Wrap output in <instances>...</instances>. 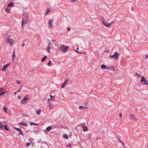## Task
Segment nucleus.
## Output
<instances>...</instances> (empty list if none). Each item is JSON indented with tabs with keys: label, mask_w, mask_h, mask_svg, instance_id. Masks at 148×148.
<instances>
[{
	"label": "nucleus",
	"mask_w": 148,
	"mask_h": 148,
	"mask_svg": "<svg viewBox=\"0 0 148 148\" xmlns=\"http://www.w3.org/2000/svg\"><path fill=\"white\" fill-rule=\"evenodd\" d=\"M23 15L24 17L23 18L22 23V28H23L24 25L26 24L27 23L28 19L27 14L24 13Z\"/></svg>",
	"instance_id": "f257e3e1"
},
{
	"label": "nucleus",
	"mask_w": 148,
	"mask_h": 148,
	"mask_svg": "<svg viewBox=\"0 0 148 148\" xmlns=\"http://www.w3.org/2000/svg\"><path fill=\"white\" fill-rule=\"evenodd\" d=\"M6 43L9 44L11 46L12 45L14 44V41L11 38L10 36H8L6 40Z\"/></svg>",
	"instance_id": "f03ea898"
},
{
	"label": "nucleus",
	"mask_w": 148,
	"mask_h": 148,
	"mask_svg": "<svg viewBox=\"0 0 148 148\" xmlns=\"http://www.w3.org/2000/svg\"><path fill=\"white\" fill-rule=\"evenodd\" d=\"M69 47L68 46H65L64 45H61L59 49V50L63 52H66L68 50Z\"/></svg>",
	"instance_id": "7ed1b4c3"
},
{
	"label": "nucleus",
	"mask_w": 148,
	"mask_h": 148,
	"mask_svg": "<svg viewBox=\"0 0 148 148\" xmlns=\"http://www.w3.org/2000/svg\"><path fill=\"white\" fill-rule=\"evenodd\" d=\"M140 82L141 83L145 82L144 83H143V85H148V81L143 76L141 77Z\"/></svg>",
	"instance_id": "20e7f679"
},
{
	"label": "nucleus",
	"mask_w": 148,
	"mask_h": 148,
	"mask_svg": "<svg viewBox=\"0 0 148 148\" xmlns=\"http://www.w3.org/2000/svg\"><path fill=\"white\" fill-rule=\"evenodd\" d=\"M109 57L110 58H112L113 59L117 60L119 57L118 53L117 52H116L114 55H110Z\"/></svg>",
	"instance_id": "39448f33"
},
{
	"label": "nucleus",
	"mask_w": 148,
	"mask_h": 148,
	"mask_svg": "<svg viewBox=\"0 0 148 148\" xmlns=\"http://www.w3.org/2000/svg\"><path fill=\"white\" fill-rule=\"evenodd\" d=\"M101 69H112L113 70L114 69V67L113 66H112V67H107L104 64H102L101 65Z\"/></svg>",
	"instance_id": "423d86ee"
},
{
	"label": "nucleus",
	"mask_w": 148,
	"mask_h": 148,
	"mask_svg": "<svg viewBox=\"0 0 148 148\" xmlns=\"http://www.w3.org/2000/svg\"><path fill=\"white\" fill-rule=\"evenodd\" d=\"M10 63H9L4 65L2 67V71H5L6 69L10 65Z\"/></svg>",
	"instance_id": "0eeeda50"
},
{
	"label": "nucleus",
	"mask_w": 148,
	"mask_h": 148,
	"mask_svg": "<svg viewBox=\"0 0 148 148\" xmlns=\"http://www.w3.org/2000/svg\"><path fill=\"white\" fill-rule=\"evenodd\" d=\"M102 23L105 26L107 27H109L110 26L112 23H107L105 22L104 21H103Z\"/></svg>",
	"instance_id": "6e6552de"
},
{
	"label": "nucleus",
	"mask_w": 148,
	"mask_h": 148,
	"mask_svg": "<svg viewBox=\"0 0 148 148\" xmlns=\"http://www.w3.org/2000/svg\"><path fill=\"white\" fill-rule=\"evenodd\" d=\"M130 117L131 119L133 120H136L137 119V118L133 114H130Z\"/></svg>",
	"instance_id": "1a4fd4ad"
},
{
	"label": "nucleus",
	"mask_w": 148,
	"mask_h": 148,
	"mask_svg": "<svg viewBox=\"0 0 148 148\" xmlns=\"http://www.w3.org/2000/svg\"><path fill=\"white\" fill-rule=\"evenodd\" d=\"M14 128L18 131L21 135L23 136V133L22 130L20 128L16 127H14Z\"/></svg>",
	"instance_id": "9d476101"
},
{
	"label": "nucleus",
	"mask_w": 148,
	"mask_h": 148,
	"mask_svg": "<svg viewBox=\"0 0 148 148\" xmlns=\"http://www.w3.org/2000/svg\"><path fill=\"white\" fill-rule=\"evenodd\" d=\"M52 43L51 42H49V45L47 48V51L49 53H50V46L52 45Z\"/></svg>",
	"instance_id": "9b49d317"
},
{
	"label": "nucleus",
	"mask_w": 148,
	"mask_h": 148,
	"mask_svg": "<svg viewBox=\"0 0 148 148\" xmlns=\"http://www.w3.org/2000/svg\"><path fill=\"white\" fill-rule=\"evenodd\" d=\"M48 107H49V109L50 110L52 109L53 108V103H50L48 105Z\"/></svg>",
	"instance_id": "f8f14e48"
},
{
	"label": "nucleus",
	"mask_w": 148,
	"mask_h": 148,
	"mask_svg": "<svg viewBox=\"0 0 148 148\" xmlns=\"http://www.w3.org/2000/svg\"><path fill=\"white\" fill-rule=\"evenodd\" d=\"M53 21V19L50 20L49 21V24L51 28H52V23Z\"/></svg>",
	"instance_id": "ddd939ff"
},
{
	"label": "nucleus",
	"mask_w": 148,
	"mask_h": 148,
	"mask_svg": "<svg viewBox=\"0 0 148 148\" xmlns=\"http://www.w3.org/2000/svg\"><path fill=\"white\" fill-rule=\"evenodd\" d=\"M67 82H68V80L67 79L62 84V86H61V87L62 88H64L65 85L67 84Z\"/></svg>",
	"instance_id": "4468645a"
},
{
	"label": "nucleus",
	"mask_w": 148,
	"mask_h": 148,
	"mask_svg": "<svg viewBox=\"0 0 148 148\" xmlns=\"http://www.w3.org/2000/svg\"><path fill=\"white\" fill-rule=\"evenodd\" d=\"M27 98L25 97L24 99H23V100H21V103L22 104H24L26 102L25 101H27Z\"/></svg>",
	"instance_id": "2eb2a0df"
},
{
	"label": "nucleus",
	"mask_w": 148,
	"mask_h": 148,
	"mask_svg": "<svg viewBox=\"0 0 148 148\" xmlns=\"http://www.w3.org/2000/svg\"><path fill=\"white\" fill-rule=\"evenodd\" d=\"M82 127H83V131L85 132L88 130V128L86 126L85 127L84 125H83Z\"/></svg>",
	"instance_id": "dca6fc26"
},
{
	"label": "nucleus",
	"mask_w": 148,
	"mask_h": 148,
	"mask_svg": "<svg viewBox=\"0 0 148 148\" xmlns=\"http://www.w3.org/2000/svg\"><path fill=\"white\" fill-rule=\"evenodd\" d=\"M88 108L86 107L83 106H79V109L80 110H85Z\"/></svg>",
	"instance_id": "f3484780"
},
{
	"label": "nucleus",
	"mask_w": 148,
	"mask_h": 148,
	"mask_svg": "<svg viewBox=\"0 0 148 148\" xmlns=\"http://www.w3.org/2000/svg\"><path fill=\"white\" fill-rule=\"evenodd\" d=\"M12 61H14V59L16 57V55L15 54V51L14 50L13 51V54H12Z\"/></svg>",
	"instance_id": "a211bd4d"
},
{
	"label": "nucleus",
	"mask_w": 148,
	"mask_h": 148,
	"mask_svg": "<svg viewBox=\"0 0 148 148\" xmlns=\"http://www.w3.org/2000/svg\"><path fill=\"white\" fill-rule=\"evenodd\" d=\"M116 138L117 139L119 140V141L123 145H124V144L123 142L119 138V137L118 136H116Z\"/></svg>",
	"instance_id": "6ab92c4d"
},
{
	"label": "nucleus",
	"mask_w": 148,
	"mask_h": 148,
	"mask_svg": "<svg viewBox=\"0 0 148 148\" xmlns=\"http://www.w3.org/2000/svg\"><path fill=\"white\" fill-rule=\"evenodd\" d=\"M47 58V56H44L41 59V61L43 62Z\"/></svg>",
	"instance_id": "aec40b11"
},
{
	"label": "nucleus",
	"mask_w": 148,
	"mask_h": 148,
	"mask_svg": "<svg viewBox=\"0 0 148 148\" xmlns=\"http://www.w3.org/2000/svg\"><path fill=\"white\" fill-rule=\"evenodd\" d=\"M13 3H10L8 5L7 7H12L13 5Z\"/></svg>",
	"instance_id": "412c9836"
},
{
	"label": "nucleus",
	"mask_w": 148,
	"mask_h": 148,
	"mask_svg": "<svg viewBox=\"0 0 148 148\" xmlns=\"http://www.w3.org/2000/svg\"><path fill=\"white\" fill-rule=\"evenodd\" d=\"M50 11V10L49 8H47V9L46 11V13H45V14H47L49 13Z\"/></svg>",
	"instance_id": "4be33fe9"
},
{
	"label": "nucleus",
	"mask_w": 148,
	"mask_h": 148,
	"mask_svg": "<svg viewBox=\"0 0 148 148\" xmlns=\"http://www.w3.org/2000/svg\"><path fill=\"white\" fill-rule=\"evenodd\" d=\"M10 9L8 8H6L5 9V11H6V12L8 13H10Z\"/></svg>",
	"instance_id": "5701e85b"
},
{
	"label": "nucleus",
	"mask_w": 148,
	"mask_h": 148,
	"mask_svg": "<svg viewBox=\"0 0 148 148\" xmlns=\"http://www.w3.org/2000/svg\"><path fill=\"white\" fill-rule=\"evenodd\" d=\"M19 124L22 125L23 126H27V125L24 122H21L19 123Z\"/></svg>",
	"instance_id": "b1692460"
},
{
	"label": "nucleus",
	"mask_w": 148,
	"mask_h": 148,
	"mask_svg": "<svg viewBox=\"0 0 148 148\" xmlns=\"http://www.w3.org/2000/svg\"><path fill=\"white\" fill-rule=\"evenodd\" d=\"M3 109L4 112H5L7 111L8 109L6 107L4 106L3 108Z\"/></svg>",
	"instance_id": "393cba45"
},
{
	"label": "nucleus",
	"mask_w": 148,
	"mask_h": 148,
	"mask_svg": "<svg viewBox=\"0 0 148 148\" xmlns=\"http://www.w3.org/2000/svg\"><path fill=\"white\" fill-rule=\"evenodd\" d=\"M41 112V110L40 109L36 111V113L38 114L39 115L40 114V113Z\"/></svg>",
	"instance_id": "a878e982"
},
{
	"label": "nucleus",
	"mask_w": 148,
	"mask_h": 148,
	"mask_svg": "<svg viewBox=\"0 0 148 148\" xmlns=\"http://www.w3.org/2000/svg\"><path fill=\"white\" fill-rule=\"evenodd\" d=\"M51 127L50 126L46 128L47 130V131H49L51 130Z\"/></svg>",
	"instance_id": "bb28decb"
},
{
	"label": "nucleus",
	"mask_w": 148,
	"mask_h": 148,
	"mask_svg": "<svg viewBox=\"0 0 148 148\" xmlns=\"http://www.w3.org/2000/svg\"><path fill=\"white\" fill-rule=\"evenodd\" d=\"M63 137H64V138L67 139L69 137H68V135H64Z\"/></svg>",
	"instance_id": "cd10ccee"
},
{
	"label": "nucleus",
	"mask_w": 148,
	"mask_h": 148,
	"mask_svg": "<svg viewBox=\"0 0 148 148\" xmlns=\"http://www.w3.org/2000/svg\"><path fill=\"white\" fill-rule=\"evenodd\" d=\"M30 125H38V123H32V122H30Z\"/></svg>",
	"instance_id": "c85d7f7f"
},
{
	"label": "nucleus",
	"mask_w": 148,
	"mask_h": 148,
	"mask_svg": "<svg viewBox=\"0 0 148 148\" xmlns=\"http://www.w3.org/2000/svg\"><path fill=\"white\" fill-rule=\"evenodd\" d=\"M4 128L6 130H7V131L9 129H8V128L7 127L6 125H4Z\"/></svg>",
	"instance_id": "c756f323"
},
{
	"label": "nucleus",
	"mask_w": 148,
	"mask_h": 148,
	"mask_svg": "<svg viewBox=\"0 0 148 148\" xmlns=\"http://www.w3.org/2000/svg\"><path fill=\"white\" fill-rule=\"evenodd\" d=\"M7 92L6 91H5V92H3V93H2L1 94H0V96L4 95L5 93H6Z\"/></svg>",
	"instance_id": "7c9ffc66"
},
{
	"label": "nucleus",
	"mask_w": 148,
	"mask_h": 148,
	"mask_svg": "<svg viewBox=\"0 0 148 148\" xmlns=\"http://www.w3.org/2000/svg\"><path fill=\"white\" fill-rule=\"evenodd\" d=\"M47 64L49 66H51V61H49V62Z\"/></svg>",
	"instance_id": "2f4dec72"
},
{
	"label": "nucleus",
	"mask_w": 148,
	"mask_h": 148,
	"mask_svg": "<svg viewBox=\"0 0 148 148\" xmlns=\"http://www.w3.org/2000/svg\"><path fill=\"white\" fill-rule=\"evenodd\" d=\"M50 97H51V100L53 101L54 99V98H53L54 97V96H53L51 95Z\"/></svg>",
	"instance_id": "473e14b6"
},
{
	"label": "nucleus",
	"mask_w": 148,
	"mask_h": 148,
	"mask_svg": "<svg viewBox=\"0 0 148 148\" xmlns=\"http://www.w3.org/2000/svg\"><path fill=\"white\" fill-rule=\"evenodd\" d=\"M75 51L77 53H83V54H86V53H85V52H83V53H80L79 51Z\"/></svg>",
	"instance_id": "72a5a7b5"
},
{
	"label": "nucleus",
	"mask_w": 148,
	"mask_h": 148,
	"mask_svg": "<svg viewBox=\"0 0 148 148\" xmlns=\"http://www.w3.org/2000/svg\"><path fill=\"white\" fill-rule=\"evenodd\" d=\"M3 124H1V123L0 122V129H1L3 128Z\"/></svg>",
	"instance_id": "f704fd0d"
},
{
	"label": "nucleus",
	"mask_w": 148,
	"mask_h": 148,
	"mask_svg": "<svg viewBox=\"0 0 148 148\" xmlns=\"http://www.w3.org/2000/svg\"><path fill=\"white\" fill-rule=\"evenodd\" d=\"M31 145V143H26V146L27 147H29V145Z\"/></svg>",
	"instance_id": "c9c22d12"
},
{
	"label": "nucleus",
	"mask_w": 148,
	"mask_h": 148,
	"mask_svg": "<svg viewBox=\"0 0 148 148\" xmlns=\"http://www.w3.org/2000/svg\"><path fill=\"white\" fill-rule=\"evenodd\" d=\"M88 139H90L91 138V135L90 134H88Z\"/></svg>",
	"instance_id": "e433bc0d"
},
{
	"label": "nucleus",
	"mask_w": 148,
	"mask_h": 148,
	"mask_svg": "<svg viewBox=\"0 0 148 148\" xmlns=\"http://www.w3.org/2000/svg\"><path fill=\"white\" fill-rule=\"evenodd\" d=\"M16 82L19 84H21V82L19 80H16Z\"/></svg>",
	"instance_id": "4c0bfd02"
},
{
	"label": "nucleus",
	"mask_w": 148,
	"mask_h": 148,
	"mask_svg": "<svg viewBox=\"0 0 148 148\" xmlns=\"http://www.w3.org/2000/svg\"><path fill=\"white\" fill-rule=\"evenodd\" d=\"M119 116L120 118H121L122 116V114L121 113H120L119 115Z\"/></svg>",
	"instance_id": "58836bf2"
},
{
	"label": "nucleus",
	"mask_w": 148,
	"mask_h": 148,
	"mask_svg": "<svg viewBox=\"0 0 148 148\" xmlns=\"http://www.w3.org/2000/svg\"><path fill=\"white\" fill-rule=\"evenodd\" d=\"M88 102H84L83 103V104L84 105H86L88 104Z\"/></svg>",
	"instance_id": "ea45409f"
},
{
	"label": "nucleus",
	"mask_w": 148,
	"mask_h": 148,
	"mask_svg": "<svg viewBox=\"0 0 148 148\" xmlns=\"http://www.w3.org/2000/svg\"><path fill=\"white\" fill-rule=\"evenodd\" d=\"M67 146L68 147H71V144H69V145H67Z\"/></svg>",
	"instance_id": "a19ab883"
},
{
	"label": "nucleus",
	"mask_w": 148,
	"mask_h": 148,
	"mask_svg": "<svg viewBox=\"0 0 148 148\" xmlns=\"http://www.w3.org/2000/svg\"><path fill=\"white\" fill-rule=\"evenodd\" d=\"M67 29L68 31H70L71 29L69 27H68L67 28Z\"/></svg>",
	"instance_id": "79ce46f5"
},
{
	"label": "nucleus",
	"mask_w": 148,
	"mask_h": 148,
	"mask_svg": "<svg viewBox=\"0 0 148 148\" xmlns=\"http://www.w3.org/2000/svg\"><path fill=\"white\" fill-rule=\"evenodd\" d=\"M145 58L146 59H148V55H146L145 56Z\"/></svg>",
	"instance_id": "37998d69"
},
{
	"label": "nucleus",
	"mask_w": 148,
	"mask_h": 148,
	"mask_svg": "<svg viewBox=\"0 0 148 148\" xmlns=\"http://www.w3.org/2000/svg\"><path fill=\"white\" fill-rule=\"evenodd\" d=\"M77 1L76 0H72L71 1V2H75L76 1Z\"/></svg>",
	"instance_id": "c03bdc74"
},
{
	"label": "nucleus",
	"mask_w": 148,
	"mask_h": 148,
	"mask_svg": "<svg viewBox=\"0 0 148 148\" xmlns=\"http://www.w3.org/2000/svg\"><path fill=\"white\" fill-rule=\"evenodd\" d=\"M18 98L20 99H21V97L19 95L18 96Z\"/></svg>",
	"instance_id": "a18cd8bd"
},
{
	"label": "nucleus",
	"mask_w": 148,
	"mask_h": 148,
	"mask_svg": "<svg viewBox=\"0 0 148 148\" xmlns=\"http://www.w3.org/2000/svg\"><path fill=\"white\" fill-rule=\"evenodd\" d=\"M22 86H21V88H20V89L19 90H18V91L17 92H20V91L21 90V88H22Z\"/></svg>",
	"instance_id": "49530a36"
},
{
	"label": "nucleus",
	"mask_w": 148,
	"mask_h": 148,
	"mask_svg": "<svg viewBox=\"0 0 148 148\" xmlns=\"http://www.w3.org/2000/svg\"><path fill=\"white\" fill-rule=\"evenodd\" d=\"M4 90V88H0V91H1V90Z\"/></svg>",
	"instance_id": "de8ad7c7"
},
{
	"label": "nucleus",
	"mask_w": 148,
	"mask_h": 148,
	"mask_svg": "<svg viewBox=\"0 0 148 148\" xmlns=\"http://www.w3.org/2000/svg\"><path fill=\"white\" fill-rule=\"evenodd\" d=\"M25 45V44L23 43L22 44V46L23 47V46H24Z\"/></svg>",
	"instance_id": "09e8293b"
},
{
	"label": "nucleus",
	"mask_w": 148,
	"mask_h": 148,
	"mask_svg": "<svg viewBox=\"0 0 148 148\" xmlns=\"http://www.w3.org/2000/svg\"><path fill=\"white\" fill-rule=\"evenodd\" d=\"M48 102H50V100L49 99H48Z\"/></svg>",
	"instance_id": "8fccbe9b"
},
{
	"label": "nucleus",
	"mask_w": 148,
	"mask_h": 148,
	"mask_svg": "<svg viewBox=\"0 0 148 148\" xmlns=\"http://www.w3.org/2000/svg\"><path fill=\"white\" fill-rule=\"evenodd\" d=\"M3 92H2V90H1V91H0V94H1Z\"/></svg>",
	"instance_id": "3c124183"
},
{
	"label": "nucleus",
	"mask_w": 148,
	"mask_h": 148,
	"mask_svg": "<svg viewBox=\"0 0 148 148\" xmlns=\"http://www.w3.org/2000/svg\"><path fill=\"white\" fill-rule=\"evenodd\" d=\"M70 136H71L72 135V133H71V132L70 133Z\"/></svg>",
	"instance_id": "603ef678"
},
{
	"label": "nucleus",
	"mask_w": 148,
	"mask_h": 148,
	"mask_svg": "<svg viewBox=\"0 0 148 148\" xmlns=\"http://www.w3.org/2000/svg\"><path fill=\"white\" fill-rule=\"evenodd\" d=\"M52 41L53 42H54L55 41V40H52Z\"/></svg>",
	"instance_id": "864d4df0"
},
{
	"label": "nucleus",
	"mask_w": 148,
	"mask_h": 148,
	"mask_svg": "<svg viewBox=\"0 0 148 148\" xmlns=\"http://www.w3.org/2000/svg\"><path fill=\"white\" fill-rule=\"evenodd\" d=\"M17 92H15L14 93V94H16Z\"/></svg>",
	"instance_id": "5fc2aeb1"
},
{
	"label": "nucleus",
	"mask_w": 148,
	"mask_h": 148,
	"mask_svg": "<svg viewBox=\"0 0 148 148\" xmlns=\"http://www.w3.org/2000/svg\"><path fill=\"white\" fill-rule=\"evenodd\" d=\"M77 50H79V48H77Z\"/></svg>",
	"instance_id": "6e6d98bb"
},
{
	"label": "nucleus",
	"mask_w": 148,
	"mask_h": 148,
	"mask_svg": "<svg viewBox=\"0 0 148 148\" xmlns=\"http://www.w3.org/2000/svg\"><path fill=\"white\" fill-rule=\"evenodd\" d=\"M147 147H148V145H147Z\"/></svg>",
	"instance_id": "4d7b16f0"
}]
</instances>
